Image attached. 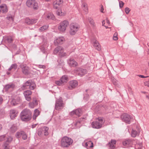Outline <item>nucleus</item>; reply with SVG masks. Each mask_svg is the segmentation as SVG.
<instances>
[{
  "mask_svg": "<svg viewBox=\"0 0 149 149\" xmlns=\"http://www.w3.org/2000/svg\"><path fill=\"white\" fill-rule=\"evenodd\" d=\"M105 24V20H103L102 21V25L103 26H104L105 28H106V29H107V28H109L107 26H105L104 25V24Z\"/></svg>",
  "mask_w": 149,
  "mask_h": 149,
  "instance_id": "nucleus-60",
  "label": "nucleus"
},
{
  "mask_svg": "<svg viewBox=\"0 0 149 149\" xmlns=\"http://www.w3.org/2000/svg\"><path fill=\"white\" fill-rule=\"evenodd\" d=\"M69 25V22L67 20L61 21L58 24V29L61 33H65L67 27Z\"/></svg>",
  "mask_w": 149,
  "mask_h": 149,
  "instance_id": "nucleus-2",
  "label": "nucleus"
},
{
  "mask_svg": "<svg viewBox=\"0 0 149 149\" xmlns=\"http://www.w3.org/2000/svg\"><path fill=\"white\" fill-rule=\"evenodd\" d=\"M104 122L103 118L101 117L97 119L95 121L92 122L91 125L93 128L95 129H99L101 127Z\"/></svg>",
  "mask_w": 149,
  "mask_h": 149,
  "instance_id": "nucleus-3",
  "label": "nucleus"
},
{
  "mask_svg": "<svg viewBox=\"0 0 149 149\" xmlns=\"http://www.w3.org/2000/svg\"><path fill=\"white\" fill-rule=\"evenodd\" d=\"M65 40L63 36L57 37L54 40V43L55 45H58L62 44Z\"/></svg>",
  "mask_w": 149,
  "mask_h": 149,
  "instance_id": "nucleus-14",
  "label": "nucleus"
},
{
  "mask_svg": "<svg viewBox=\"0 0 149 149\" xmlns=\"http://www.w3.org/2000/svg\"><path fill=\"white\" fill-rule=\"evenodd\" d=\"M70 114L73 116L75 115L79 117L81 114V110L80 109H78L75 110H73L70 113Z\"/></svg>",
  "mask_w": 149,
  "mask_h": 149,
  "instance_id": "nucleus-17",
  "label": "nucleus"
},
{
  "mask_svg": "<svg viewBox=\"0 0 149 149\" xmlns=\"http://www.w3.org/2000/svg\"><path fill=\"white\" fill-rule=\"evenodd\" d=\"M25 22L28 25H31V19L29 18H26L25 19Z\"/></svg>",
  "mask_w": 149,
  "mask_h": 149,
  "instance_id": "nucleus-46",
  "label": "nucleus"
},
{
  "mask_svg": "<svg viewBox=\"0 0 149 149\" xmlns=\"http://www.w3.org/2000/svg\"><path fill=\"white\" fill-rule=\"evenodd\" d=\"M142 146V144L141 143H139L135 145V148L136 149H141Z\"/></svg>",
  "mask_w": 149,
  "mask_h": 149,
  "instance_id": "nucleus-42",
  "label": "nucleus"
},
{
  "mask_svg": "<svg viewBox=\"0 0 149 149\" xmlns=\"http://www.w3.org/2000/svg\"><path fill=\"white\" fill-rule=\"evenodd\" d=\"M7 19L9 21V22L8 23V24H11L13 22V19L12 17L11 16L8 17H7Z\"/></svg>",
  "mask_w": 149,
  "mask_h": 149,
  "instance_id": "nucleus-44",
  "label": "nucleus"
},
{
  "mask_svg": "<svg viewBox=\"0 0 149 149\" xmlns=\"http://www.w3.org/2000/svg\"><path fill=\"white\" fill-rule=\"evenodd\" d=\"M20 99L19 97H15L13 99L11 102V104L13 105H15L20 102Z\"/></svg>",
  "mask_w": 149,
  "mask_h": 149,
  "instance_id": "nucleus-23",
  "label": "nucleus"
},
{
  "mask_svg": "<svg viewBox=\"0 0 149 149\" xmlns=\"http://www.w3.org/2000/svg\"><path fill=\"white\" fill-rule=\"evenodd\" d=\"M15 86L13 84H9L6 85L4 87V89L6 91L12 90L14 87Z\"/></svg>",
  "mask_w": 149,
  "mask_h": 149,
  "instance_id": "nucleus-27",
  "label": "nucleus"
},
{
  "mask_svg": "<svg viewBox=\"0 0 149 149\" xmlns=\"http://www.w3.org/2000/svg\"><path fill=\"white\" fill-rule=\"evenodd\" d=\"M79 26L77 24L72 23L70 25V34L72 35H74L79 30Z\"/></svg>",
  "mask_w": 149,
  "mask_h": 149,
  "instance_id": "nucleus-5",
  "label": "nucleus"
},
{
  "mask_svg": "<svg viewBox=\"0 0 149 149\" xmlns=\"http://www.w3.org/2000/svg\"><path fill=\"white\" fill-rule=\"evenodd\" d=\"M134 143L133 141L131 139L125 140L123 142V145L125 147L131 146Z\"/></svg>",
  "mask_w": 149,
  "mask_h": 149,
  "instance_id": "nucleus-18",
  "label": "nucleus"
},
{
  "mask_svg": "<svg viewBox=\"0 0 149 149\" xmlns=\"http://www.w3.org/2000/svg\"><path fill=\"white\" fill-rule=\"evenodd\" d=\"M93 143L91 141H89L85 143V147L87 149L92 148L93 147Z\"/></svg>",
  "mask_w": 149,
  "mask_h": 149,
  "instance_id": "nucleus-28",
  "label": "nucleus"
},
{
  "mask_svg": "<svg viewBox=\"0 0 149 149\" xmlns=\"http://www.w3.org/2000/svg\"><path fill=\"white\" fill-rule=\"evenodd\" d=\"M17 127L15 124L13 125L10 128V130L12 132H14L17 130Z\"/></svg>",
  "mask_w": 149,
  "mask_h": 149,
  "instance_id": "nucleus-39",
  "label": "nucleus"
},
{
  "mask_svg": "<svg viewBox=\"0 0 149 149\" xmlns=\"http://www.w3.org/2000/svg\"><path fill=\"white\" fill-rule=\"evenodd\" d=\"M78 83L76 80H72L69 82V86L68 87L69 90H71L75 88L78 85Z\"/></svg>",
  "mask_w": 149,
  "mask_h": 149,
  "instance_id": "nucleus-15",
  "label": "nucleus"
},
{
  "mask_svg": "<svg viewBox=\"0 0 149 149\" xmlns=\"http://www.w3.org/2000/svg\"><path fill=\"white\" fill-rule=\"evenodd\" d=\"M64 49L61 46H58L55 49L53 53L54 54L60 55L61 56H64L66 55V54L63 53Z\"/></svg>",
  "mask_w": 149,
  "mask_h": 149,
  "instance_id": "nucleus-7",
  "label": "nucleus"
},
{
  "mask_svg": "<svg viewBox=\"0 0 149 149\" xmlns=\"http://www.w3.org/2000/svg\"><path fill=\"white\" fill-rule=\"evenodd\" d=\"M54 17L53 14L51 13H49L48 14L46 19H54Z\"/></svg>",
  "mask_w": 149,
  "mask_h": 149,
  "instance_id": "nucleus-40",
  "label": "nucleus"
},
{
  "mask_svg": "<svg viewBox=\"0 0 149 149\" xmlns=\"http://www.w3.org/2000/svg\"><path fill=\"white\" fill-rule=\"evenodd\" d=\"M116 141L114 140H111V142H109L108 146L110 148H115L116 144Z\"/></svg>",
  "mask_w": 149,
  "mask_h": 149,
  "instance_id": "nucleus-29",
  "label": "nucleus"
},
{
  "mask_svg": "<svg viewBox=\"0 0 149 149\" xmlns=\"http://www.w3.org/2000/svg\"><path fill=\"white\" fill-rule=\"evenodd\" d=\"M74 72L76 74L81 76H83L86 73V69L80 68H76L74 70Z\"/></svg>",
  "mask_w": 149,
  "mask_h": 149,
  "instance_id": "nucleus-9",
  "label": "nucleus"
},
{
  "mask_svg": "<svg viewBox=\"0 0 149 149\" xmlns=\"http://www.w3.org/2000/svg\"><path fill=\"white\" fill-rule=\"evenodd\" d=\"M8 11V8L5 4H2L0 6V13H6Z\"/></svg>",
  "mask_w": 149,
  "mask_h": 149,
  "instance_id": "nucleus-21",
  "label": "nucleus"
},
{
  "mask_svg": "<svg viewBox=\"0 0 149 149\" xmlns=\"http://www.w3.org/2000/svg\"><path fill=\"white\" fill-rule=\"evenodd\" d=\"M58 65L59 66V67H63L64 65V63L61 61H60V62L59 61V60L58 61Z\"/></svg>",
  "mask_w": 149,
  "mask_h": 149,
  "instance_id": "nucleus-52",
  "label": "nucleus"
},
{
  "mask_svg": "<svg viewBox=\"0 0 149 149\" xmlns=\"http://www.w3.org/2000/svg\"><path fill=\"white\" fill-rule=\"evenodd\" d=\"M26 4L27 6L33 7L34 9L37 10L38 8V3L35 0H28Z\"/></svg>",
  "mask_w": 149,
  "mask_h": 149,
  "instance_id": "nucleus-6",
  "label": "nucleus"
},
{
  "mask_svg": "<svg viewBox=\"0 0 149 149\" xmlns=\"http://www.w3.org/2000/svg\"><path fill=\"white\" fill-rule=\"evenodd\" d=\"M130 11V10L128 8L126 7L125 9V12L126 14H128Z\"/></svg>",
  "mask_w": 149,
  "mask_h": 149,
  "instance_id": "nucleus-55",
  "label": "nucleus"
},
{
  "mask_svg": "<svg viewBox=\"0 0 149 149\" xmlns=\"http://www.w3.org/2000/svg\"><path fill=\"white\" fill-rule=\"evenodd\" d=\"M104 10V8L103 7V6H102V7H101V10H100L101 12L102 13H103Z\"/></svg>",
  "mask_w": 149,
  "mask_h": 149,
  "instance_id": "nucleus-63",
  "label": "nucleus"
},
{
  "mask_svg": "<svg viewBox=\"0 0 149 149\" xmlns=\"http://www.w3.org/2000/svg\"><path fill=\"white\" fill-rule=\"evenodd\" d=\"M111 80L114 85L117 86H118V82L116 79L113 77L111 78Z\"/></svg>",
  "mask_w": 149,
  "mask_h": 149,
  "instance_id": "nucleus-41",
  "label": "nucleus"
},
{
  "mask_svg": "<svg viewBox=\"0 0 149 149\" xmlns=\"http://www.w3.org/2000/svg\"><path fill=\"white\" fill-rule=\"evenodd\" d=\"M49 128L48 127L45 126L38 130V134L39 136H41L44 134L45 135H47L48 134V130Z\"/></svg>",
  "mask_w": 149,
  "mask_h": 149,
  "instance_id": "nucleus-11",
  "label": "nucleus"
},
{
  "mask_svg": "<svg viewBox=\"0 0 149 149\" xmlns=\"http://www.w3.org/2000/svg\"><path fill=\"white\" fill-rule=\"evenodd\" d=\"M21 117L22 120L24 121L29 120L31 118V113L27 109L24 110L21 113Z\"/></svg>",
  "mask_w": 149,
  "mask_h": 149,
  "instance_id": "nucleus-4",
  "label": "nucleus"
},
{
  "mask_svg": "<svg viewBox=\"0 0 149 149\" xmlns=\"http://www.w3.org/2000/svg\"><path fill=\"white\" fill-rule=\"evenodd\" d=\"M83 10L84 11V13L86 14L88 12L87 4L85 3H83L82 5Z\"/></svg>",
  "mask_w": 149,
  "mask_h": 149,
  "instance_id": "nucleus-37",
  "label": "nucleus"
},
{
  "mask_svg": "<svg viewBox=\"0 0 149 149\" xmlns=\"http://www.w3.org/2000/svg\"><path fill=\"white\" fill-rule=\"evenodd\" d=\"M49 28V26L47 25H44L40 27L39 29V30L40 32L45 31Z\"/></svg>",
  "mask_w": 149,
  "mask_h": 149,
  "instance_id": "nucleus-34",
  "label": "nucleus"
},
{
  "mask_svg": "<svg viewBox=\"0 0 149 149\" xmlns=\"http://www.w3.org/2000/svg\"><path fill=\"white\" fill-rule=\"evenodd\" d=\"M85 120L86 118H79L77 120V121L74 123V125L77 127H80V124L82 123L83 121H84Z\"/></svg>",
  "mask_w": 149,
  "mask_h": 149,
  "instance_id": "nucleus-24",
  "label": "nucleus"
},
{
  "mask_svg": "<svg viewBox=\"0 0 149 149\" xmlns=\"http://www.w3.org/2000/svg\"><path fill=\"white\" fill-rule=\"evenodd\" d=\"M3 41L6 43H10L13 41L12 37L11 36H5L3 37Z\"/></svg>",
  "mask_w": 149,
  "mask_h": 149,
  "instance_id": "nucleus-26",
  "label": "nucleus"
},
{
  "mask_svg": "<svg viewBox=\"0 0 149 149\" xmlns=\"http://www.w3.org/2000/svg\"><path fill=\"white\" fill-rule=\"evenodd\" d=\"M31 80H29L26 82L21 87V88L22 90H24L26 89L29 88L30 85L31 84Z\"/></svg>",
  "mask_w": 149,
  "mask_h": 149,
  "instance_id": "nucleus-25",
  "label": "nucleus"
},
{
  "mask_svg": "<svg viewBox=\"0 0 149 149\" xmlns=\"http://www.w3.org/2000/svg\"><path fill=\"white\" fill-rule=\"evenodd\" d=\"M124 4V3L122 1H119V6L120 8H122L123 5Z\"/></svg>",
  "mask_w": 149,
  "mask_h": 149,
  "instance_id": "nucleus-53",
  "label": "nucleus"
},
{
  "mask_svg": "<svg viewBox=\"0 0 149 149\" xmlns=\"http://www.w3.org/2000/svg\"><path fill=\"white\" fill-rule=\"evenodd\" d=\"M64 107V104L63 102L61 97H60L56 100L55 104V109L56 110H59Z\"/></svg>",
  "mask_w": 149,
  "mask_h": 149,
  "instance_id": "nucleus-8",
  "label": "nucleus"
},
{
  "mask_svg": "<svg viewBox=\"0 0 149 149\" xmlns=\"http://www.w3.org/2000/svg\"><path fill=\"white\" fill-rule=\"evenodd\" d=\"M6 135H3L0 136V141H2L5 139Z\"/></svg>",
  "mask_w": 149,
  "mask_h": 149,
  "instance_id": "nucleus-50",
  "label": "nucleus"
},
{
  "mask_svg": "<svg viewBox=\"0 0 149 149\" xmlns=\"http://www.w3.org/2000/svg\"><path fill=\"white\" fill-rule=\"evenodd\" d=\"M121 118L122 120L125 123L129 124L130 123L131 117L129 115L124 113L121 116Z\"/></svg>",
  "mask_w": 149,
  "mask_h": 149,
  "instance_id": "nucleus-10",
  "label": "nucleus"
},
{
  "mask_svg": "<svg viewBox=\"0 0 149 149\" xmlns=\"http://www.w3.org/2000/svg\"><path fill=\"white\" fill-rule=\"evenodd\" d=\"M4 149H10L9 144L6 143H4L3 146Z\"/></svg>",
  "mask_w": 149,
  "mask_h": 149,
  "instance_id": "nucleus-48",
  "label": "nucleus"
},
{
  "mask_svg": "<svg viewBox=\"0 0 149 149\" xmlns=\"http://www.w3.org/2000/svg\"><path fill=\"white\" fill-rule=\"evenodd\" d=\"M38 104V102L37 100H33L32 102H30L29 103V107L31 108H34Z\"/></svg>",
  "mask_w": 149,
  "mask_h": 149,
  "instance_id": "nucleus-30",
  "label": "nucleus"
},
{
  "mask_svg": "<svg viewBox=\"0 0 149 149\" xmlns=\"http://www.w3.org/2000/svg\"><path fill=\"white\" fill-rule=\"evenodd\" d=\"M62 77H66V78H65V79L64 78H63V80H64V81H65L64 82H66L68 81V78L67 76L64 75V76H62Z\"/></svg>",
  "mask_w": 149,
  "mask_h": 149,
  "instance_id": "nucleus-56",
  "label": "nucleus"
},
{
  "mask_svg": "<svg viewBox=\"0 0 149 149\" xmlns=\"http://www.w3.org/2000/svg\"><path fill=\"white\" fill-rule=\"evenodd\" d=\"M117 33H115L113 35V39L115 40H116L118 39L117 37Z\"/></svg>",
  "mask_w": 149,
  "mask_h": 149,
  "instance_id": "nucleus-54",
  "label": "nucleus"
},
{
  "mask_svg": "<svg viewBox=\"0 0 149 149\" xmlns=\"http://www.w3.org/2000/svg\"><path fill=\"white\" fill-rule=\"evenodd\" d=\"M47 44L46 42H43L40 47L41 50L43 53H45L47 51Z\"/></svg>",
  "mask_w": 149,
  "mask_h": 149,
  "instance_id": "nucleus-22",
  "label": "nucleus"
},
{
  "mask_svg": "<svg viewBox=\"0 0 149 149\" xmlns=\"http://www.w3.org/2000/svg\"><path fill=\"white\" fill-rule=\"evenodd\" d=\"M22 72L25 74H28L29 72L28 70L25 67L22 68Z\"/></svg>",
  "mask_w": 149,
  "mask_h": 149,
  "instance_id": "nucleus-47",
  "label": "nucleus"
},
{
  "mask_svg": "<svg viewBox=\"0 0 149 149\" xmlns=\"http://www.w3.org/2000/svg\"><path fill=\"white\" fill-rule=\"evenodd\" d=\"M66 78V77H62L59 80L56 81L55 82V83L56 84L60 86L63 83H64V80H63V78Z\"/></svg>",
  "mask_w": 149,
  "mask_h": 149,
  "instance_id": "nucleus-31",
  "label": "nucleus"
},
{
  "mask_svg": "<svg viewBox=\"0 0 149 149\" xmlns=\"http://www.w3.org/2000/svg\"><path fill=\"white\" fill-rule=\"evenodd\" d=\"M91 43L93 45L95 48L98 51H100L101 49L100 45L98 41L94 38L91 40Z\"/></svg>",
  "mask_w": 149,
  "mask_h": 149,
  "instance_id": "nucleus-12",
  "label": "nucleus"
},
{
  "mask_svg": "<svg viewBox=\"0 0 149 149\" xmlns=\"http://www.w3.org/2000/svg\"><path fill=\"white\" fill-rule=\"evenodd\" d=\"M35 87V84L32 81H31V84L30 85V86L29 87V88L31 90H33Z\"/></svg>",
  "mask_w": 149,
  "mask_h": 149,
  "instance_id": "nucleus-43",
  "label": "nucleus"
},
{
  "mask_svg": "<svg viewBox=\"0 0 149 149\" xmlns=\"http://www.w3.org/2000/svg\"><path fill=\"white\" fill-rule=\"evenodd\" d=\"M144 84L145 86L149 87V80L148 81L145 82L144 83Z\"/></svg>",
  "mask_w": 149,
  "mask_h": 149,
  "instance_id": "nucleus-58",
  "label": "nucleus"
},
{
  "mask_svg": "<svg viewBox=\"0 0 149 149\" xmlns=\"http://www.w3.org/2000/svg\"><path fill=\"white\" fill-rule=\"evenodd\" d=\"M40 112L38 109H36L34 111V114L33 116V120H35L36 117L39 115Z\"/></svg>",
  "mask_w": 149,
  "mask_h": 149,
  "instance_id": "nucleus-35",
  "label": "nucleus"
},
{
  "mask_svg": "<svg viewBox=\"0 0 149 149\" xmlns=\"http://www.w3.org/2000/svg\"><path fill=\"white\" fill-rule=\"evenodd\" d=\"M32 92L29 90H27L25 91L24 93V94L26 99L28 101H29L31 100V98L30 95L31 94Z\"/></svg>",
  "mask_w": 149,
  "mask_h": 149,
  "instance_id": "nucleus-16",
  "label": "nucleus"
},
{
  "mask_svg": "<svg viewBox=\"0 0 149 149\" xmlns=\"http://www.w3.org/2000/svg\"><path fill=\"white\" fill-rule=\"evenodd\" d=\"M16 137L18 138H20L21 136L22 137V139L24 140L26 139L27 136L25 133L23 131H21L17 132L16 134Z\"/></svg>",
  "mask_w": 149,
  "mask_h": 149,
  "instance_id": "nucleus-13",
  "label": "nucleus"
},
{
  "mask_svg": "<svg viewBox=\"0 0 149 149\" xmlns=\"http://www.w3.org/2000/svg\"><path fill=\"white\" fill-rule=\"evenodd\" d=\"M68 63L70 66L75 67L77 65V63L72 58L69 59L68 61Z\"/></svg>",
  "mask_w": 149,
  "mask_h": 149,
  "instance_id": "nucleus-19",
  "label": "nucleus"
},
{
  "mask_svg": "<svg viewBox=\"0 0 149 149\" xmlns=\"http://www.w3.org/2000/svg\"><path fill=\"white\" fill-rule=\"evenodd\" d=\"M139 132L136 131L135 130H132L131 132V136L133 137H135L136 136L138 135Z\"/></svg>",
  "mask_w": 149,
  "mask_h": 149,
  "instance_id": "nucleus-38",
  "label": "nucleus"
},
{
  "mask_svg": "<svg viewBox=\"0 0 149 149\" xmlns=\"http://www.w3.org/2000/svg\"><path fill=\"white\" fill-rule=\"evenodd\" d=\"M3 101V99L1 97H0V104H1Z\"/></svg>",
  "mask_w": 149,
  "mask_h": 149,
  "instance_id": "nucleus-64",
  "label": "nucleus"
},
{
  "mask_svg": "<svg viewBox=\"0 0 149 149\" xmlns=\"http://www.w3.org/2000/svg\"><path fill=\"white\" fill-rule=\"evenodd\" d=\"M17 65L16 63L12 64L9 68L8 69V71H14L17 68Z\"/></svg>",
  "mask_w": 149,
  "mask_h": 149,
  "instance_id": "nucleus-32",
  "label": "nucleus"
},
{
  "mask_svg": "<svg viewBox=\"0 0 149 149\" xmlns=\"http://www.w3.org/2000/svg\"><path fill=\"white\" fill-rule=\"evenodd\" d=\"M38 19H31V25L36 23Z\"/></svg>",
  "mask_w": 149,
  "mask_h": 149,
  "instance_id": "nucleus-51",
  "label": "nucleus"
},
{
  "mask_svg": "<svg viewBox=\"0 0 149 149\" xmlns=\"http://www.w3.org/2000/svg\"><path fill=\"white\" fill-rule=\"evenodd\" d=\"M38 67L40 68H45V65H38Z\"/></svg>",
  "mask_w": 149,
  "mask_h": 149,
  "instance_id": "nucleus-61",
  "label": "nucleus"
},
{
  "mask_svg": "<svg viewBox=\"0 0 149 149\" xmlns=\"http://www.w3.org/2000/svg\"><path fill=\"white\" fill-rule=\"evenodd\" d=\"M63 1L62 0H56L54 2L55 3V4L59 6L60 5L62 4L63 3Z\"/></svg>",
  "mask_w": 149,
  "mask_h": 149,
  "instance_id": "nucleus-45",
  "label": "nucleus"
},
{
  "mask_svg": "<svg viewBox=\"0 0 149 149\" xmlns=\"http://www.w3.org/2000/svg\"><path fill=\"white\" fill-rule=\"evenodd\" d=\"M53 6H54V8L57 9L58 7L59 6L55 4V3L54 2Z\"/></svg>",
  "mask_w": 149,
  "mask_h": 149,
  "instance_id": "nucleus-57",
  "label": "nucleus"
},
{
  "mask_svg": "<svg viewBox=\"0 0 149 149\" xmlns=\"http://www.w3.org/2000/svg\"><path fill=\"white\" fill-rule=\"evenodd\" d=\"M139 77H141V78H147V77H148V76H144L143 75H138Z\"/></svg>",
  "mask_w": 149,
  "mask_h": 149,
  "instance_id": "nucleus-59",
  "label": "nucleus"
},
{
  "mask_svg": "<svg viewBox=\"0 0 149 149\" xmlns=\"http://www.w3.org/2000/svg\"><path fill=\"white\" fill-rule=\"evenodd\" d=\"M18 112L16 110L12 109L10 111V116L11 118L13 119L16 117L18 114Z\"/></svg>",
  "mask_w": 149,
  "mask_h": 149,
  "instance_id": "nucleus-20",
  "label": "nucleus"
},
{
  "mask_svg": "<svg viewBox=\"0 0 149 149\" xmlns=\"http://www.w3.org/2000/svg\"><path fill=\"white\" fill-rule=\"evenodd\" d=\"M73 140L67 136L63 137L61 141V146L63 148L68 147L73 143Z\"/></svg>",
  "mask_w": 149,
  "mask_h": 149,
  "instance_id": "nucleus-1",
  "label": "nucleus"
},
{
  "mask_svg": "<svg viewBox=\"0 0 149 149\" xmlns=\"http://www.w3.org/2000/svg\"><path fill=\"white\" fill-rule=\"evenodd\" d=\"M6 140L5 142L4 143H8V144H9L10 143L11 141H12L13 140V138L11 136H6Z\"/></svg>",
  "mask_w": 149,
  "mask_h": 149,
  "instance_id": "nucleus-36",
  "label": "nucleus"
},
{
  "mask_svg": "<svg viewBox=\"0 0 149 149\" xmlns=\"http://www.w3.org/2000/svg\"><path fill=\"white\" fill-rule=\"evenodd\" d=\"M88 20L91 25H94V21L92 19L91 17H89L88 18Z\"/></svg>",
  "mask_w": 149,
  "mask_h": 149,
  "instance_id": "nucleus-49",
  "label": "nucleus"
},
{
  "mask_svg": "<svg viewBox=\"0 0 149 149\" xmlns=\"http://www.w3.org/2000/svg\"><path fill=\"white\" fill-rule=\"evenodd\" d=\"M56 14L59 16H63L65 14V11L62 12L61 9H59L56 12Z\"/></svg>",
  "mask_w": 149,
  "mask_h": 149,
  "instance_id": "nucleus-33",
  "label": "nucleus"
},
{
  "mask_svg": "<svg viewBox=\"0 0 149 149\" xmlns=\"http://www.w3.org/2000/svg\"><path fill=\"white\" fill-rule=\"evenodd\" d=\"M106 24H107L109 25L110 24V22L109 20L107 18L106 19Z\"/></svg>",
  "mask_w": 149,
  "mask_h": 149,
  "instance_id": "nucleus-62",
  "label": "nucleus"
}]
</instances>
